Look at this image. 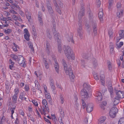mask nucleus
Masks as SVG:
<instances>
[{
  "mask_svg": "<svg viewBox=\"0 0 124 124\" xmlns=\"http://www.w3.org/2000/svg\"><path fill=\"white\" fill-rule=\"evenodd\" d=\"M104 75H101L100 77V78L101 81L102 83V84L103 85L104 82Z\"/></svg>",
  "mask_w": 124,
  "mask_h": 124,
  "instance_id": "33",
  "label": "nucleus"
},
{
  "mask_svg": "<svg viewBox=\"0 0 124 124\" xmlns=\"http://www.w3.org/2000/svg\"><path fill=\"white\" fill-rule=\"evenodd\" d=\"M96 99L98 101H101L102 99V95L101 93L100 92H98L96 94Z\"/></svg>",
  "mask_w": 124,
  "mask_h": 124,
  "instance_id": "13",
  "label": "nucleus"
},
{
  "mask_svg": "<svg viewBox=\"0 0 124 124\" xmlns=\"http://www.w3.org/2000/svg\"><path fill=\"white\" fill-rule=\"evenodd\" d=\"M11 56L16 61H17L18 59V56H17L16 55L12 54L11 55Z\"/></svg>",
  "mask_w": 124,
  "mask_h": 124,
  "instance_id": "40",
  "label": "nucleus"
},
{
  "mask_svg": "<svg viewBox=\"0 0 124 124\" xmlns=\"http://www.w3.org/2000/svg\"><path fill=\"white\" fill-rule=\"evenodd\" d=\"M19 113L20 115H21L23 116H24V113L22 109H20L19 111Z\"/></svg>",
  "mask_w": 124,
  "mask_h": 124,
  "instance_id": "58",
  "label": "nucleus"
},
{
  "mask_svg": "<svg viewBox=\"0 0 124 124\" xmlns=\"http://www.w3.org/2000/svg\"><path fill=\"white\" fill-rule=\"evenodd\" d=\"M92 26L93 29H97V24L95 21H93V22H92Z\"/></svg>",
  "mask_w": 124,
  "mask_h": 124,
  "instance_id": "31",
  "label": "nucleus"
},
{
  "mask_svg": "<svg viewBox=\"0 0 124 124\" xmlns=\"http://www.w3.org/2000/svg\"><path fill=\"white\" fill-rule=\"evenodd\" d=\"M61 8L63 7V4L61 0H57Z\"/></svg>",
  "mask_w": 124,
  "mask_h": 124,
  "instance_id": "41",
  "label": "nucleus"
},
{
  "mask_svg": "<svg viewBox=\"0 0 124 124\" xmlns=\"http://www.w3.org/2000/svg\"><path fill=\"white\" fill-rule=\"evenodd\" d=\"M97 29H93V32L94 36H96L97 34Z\"/></svg>",
  "mask_w": 124,
  "mask_h": 124,
  "instance_id": "56",
  "label": "nucleus"
},
{
  "mask_svg": "<svg viewBox=\"0 0 124 124\" xmlns=\"http://www.w3.org/2000/svg\"><path fill=\"white\" fill-rule=\"evenodd\" d=\"M73 36L72 35H70V36H68L67 38L68 41L69 42H70L71 41L73 43H74V41L73 39Z\"/></svg>",
  "mask_w": 124,
  "mask_h": 124,
  "instance_id": "25",
  "label": "nucleus"
},
{
  "mask_svg": "<svg viewBox=\"0 0 124 124\" xmlns=\"http://www.w3.org/2000/svg\"><path fill=\"white\" fill-rule=\"evenodd\" d=\"M42 103L43 104L45 105V107L46 111H48V112H49V109L47 106V101L45 99H44L42 100Z\"/></svg>",
  "mask_w": 124,
  "mask_h": 124,
  "instance_id": "12",
  "label": "nucleus"
},
{
  "mask_svg": "<svg viewBox=\"0 0 124 124\" xmlns=\"http://www.w3.org/2000/svg\"><path fill=\"white\" fill-rule=\"evenodd\" d=\"M92 63L93 66L94 68L95 69L98 65V64L95 58H93L92 59Z\"/></svg>",
  "mask_w": 124,
  "mask_h": 124,
  "instance_id": "17",
  "label": "nucleus"
},
{
  "mask_svg": "<svg viewBox=\"0 0 124 124\" xmlns=\"http://www.w3.org/2000/svg\"><path fill=\"white\" fill-rule=\"evenodd\" d=\"M109 84L108 85V89L109 91H111L112 92V91H113V88L111 84V82L109 81V83H108Z\"/></svg>",
  "mask_w": 124,
  "mask_h": 124,
  "instance_id": "27",
  "label": "nucleus"
},
{
  "mask_svg": "<svg viewBox=\"0 0 124 124\" xmlns=\"http://www.w3.org/2000/svg\"><path fill=\"white\" fill-rule=\"evenodd\" d=\"M93 105L92 103H89L87 105L86 107L87 111L89 113L91 112L93 110Z\"/></svg>",
  "mask_w": 124,
  "mask_h": 124,
  "instance_id": "10",
  "label": "nucleus"
},
{
  "mask_svg": "<svg viewBox=\"0 0 124 124\" xmlns=\"http://www.w3.org/2000/svg\"><path fill=\"white\" fill-rule=\"evenodd\" d=\"M106 119L105 117L104 116L101 117L98 120V124H101L105 121Z\"/></svg>",
  "mask_w": 124,
  "mask_h": 124,
  "instance_id": "18",
  "label": "nucleus"
},
{
  "mask_svg": "<svg viewBox=\"0 0 124 124\" xmlns=\"http://www.w3.org/2000/svg\"><path fill=\"white\" fill-rule=\"evenodd\" d=\"M46 6L49 12L51 17L53 19L54 18V14L53 13V11L51 7V4L49 2H48L46 4Z\"/></svg>",
  "mask_w": 124,
  "mask_h": 124,
  "instance_id": "6",
  "label": "nucleus"
},
{
  "mask_svg": "<svg viewBox=\"0 0 124 124\" xmlns=\"http://www.w3.org/2000/svg\"><path fill=\"white\" fill-rule=\"evenodd\" d=\"M82 105L83 107V108H84L86 107V105L83 99H82Z\"/></svg>",
  "mask_w": 124,
  "mask_h": 124,
  "instance_id": "46",
  "label": "nucleus"
},
{
  "mask_svg": "<svg viewBox=\"0 0 124 124\" xmlns=\"http://www.w3.org/2000/svg\"><path fill=\"white\" fill-rule=\"evenodd\" d=\"M60 116H61V117H62L63 118L64 116V112L62 111V112H61L60 113Z\"/></svg>",
  "mask_w": 124,
  "mask_h": 124,
  "instance_id": "63",
  "label": "nucleus"
},
{
  "mask_svg": "<svg viewBox=\"0 0 124 124\" xmlns=\"http://www.w3.org/2000/svg\"><path fill=\"white\" fill-rule=\"evenodd\" d=\"M113 3V0H109L108 8L109 10H111V7L112 6Z\"/></svg>",
  "mask_w": 124,
  "mask_h": 124,
  "instance_id": "22",
  "label": "nucleus"
},
{
  "mask_svg": "<svg viewBox=\"0 0 124 124\" xmlns=\"http://www.w3.org/2000/svg\"><path fill=\"white\" fill-rule=\"evenodd\" d=\"M81 9L78 15L79 23L78 25L79 26L77 29L78 35H79L81 39H82L83 38V32L82 31V17L84 15V4H83V1H81Z\"/></svg>",
  "mask_w": 124,
  "mask_h": 124,
  "instance_id": "1",
  "label": "nucleus"
},
{
  "mask_svg": "<svg viewBox=\"0 0 124 124\" xmlns=\"http://www.w3.org/2000/svg\"><path fill=\"white\" fill-rule=\"evenodd\" d=\"M59 36H58L57 37V38L56 39H57V41L58 42V44H61V41L60 39H59Z\"/></svg>",
  "mask_w": 124,
  "mask_h": 124,
  "instance_id": "59",
  "label": "nucleus"
},
{
  "mask_svg": "<svg viewBox=\"0 0 124 124\" xmlns=\"http://www.w3.org/2000/svg\"><path fill=\"white\" fill-rule=\"evenodd\" d=\"M24 38L27 41H29L30 40V34H25L24 35Z\"/></svg>",
  "mask_w": 124,
  "mask_h": 124,
  "instance_id": "34",
  "label": "nucleus"
},
{
  "mask_svg": "<svg viewBox=\"0 0 124 124\" xmlns=\"http://www.w3.org/2000/svg\"><path fill=\"white\" fill-rule=\"evenodd\" d=\"M53 1L54 6L56 7L55 9L56 11L60 14H61L62 12L60 9L59 8V6L58 5L56 0H53Z\"/></svg>",
  "mask_w": 124,
  "mask_h": 124,
  "instance_id": "9",
  "label": "nucleus"
},
{
  "mask_svg": "<svg viewBox=\"0 0 124 124\" xmlns=\"http://www.w3.org/2000/svg\"><path fill=\"white\" fill-rule=\"evenodd\" d=\"M19 14L23 17L24 16V14L22 11H19Z\"/></svg>",
  "mask_w": 124,
  "mask_h": 124,
  "instance_id": "62",
  "label": "nucleus"
},
{
  "mask_svg": "<svg viewBox=\"0 0 124 124\" xmlns=\"http://www.w3.org/2000/svg\"><path fill=\"white\" fill-rule=\"evenodd\" d=\"M63 49L65 54L68 59H70L72 58L74 60V57L73 51L69 46H67L66 47L65 46H64Z\"/></svg>",
  "mask_w": 124,
  "mask_h": 124,
  "instance_id": "3",
  "label": "nucleus"
},
{
  "mask_svg": "<svg viewBox=\"0 0 124 124\" xmlns=\"http://www.w3.org/2000/svg\"><path fill=\"white\" fill-rule=\"evenodd\" d=\"M25 88L26 91H28L29 89V85H25Z\"/></svg>",
  "mask_w": 124,
  "mask_h": 124,
  "instance_id": "57",
  "label": "nucleus"
},
{
  "mask_svg": "<svg viewBox=\"0 0 124 124\" xmlns=\"http://www.w3.org/2000/svg\"><path fill=\"white\" fill-rule=\"evenodd\" d=\"M24 97V95L23 93H21L20 94L19 96V98L21 100L23 99V97Z\"/></svg>",
  "mask_w": 124,
  "mask_h": 124,
  "instance_id": "53",
  "label": "nucleus"
},
{
  "mask_svg": "<svg viewBox=\"0 0 124 124\" xmlns=\"http://www.w3.org/2000/svg\"><path fill=\"white\" fill-rule=\"evenodd\" d=\"M54 60L55 62L54 67L57 73H59V65L55 59H54Z\"/></svg>",
  "mask_w": 124,
  "mask_h": 124,
  "instance_id": "14",
  "label": "nucleus"
},
{
  "mask_svg": "<svg viewBox=\"0 0 124 124\" xmlns=\"http://www.w3.org/2000/svg\"><path fill=\"white\" fill-rule=\"evenodd\" d=\"M40 108H41V114H44L45 115L46 114V113L45 112L46 111V110H45V107H44V106H40Z\"/></svg>",
  "mask_w": 124,
  "mask_h": 124,
  "instance_id": "32",
  "label": "nucleus"
},
{
  "mask_svg": "<svg viewBox=\"0 0 124 124\" xmlns=\"http://www.w3.org/2000/svg\"><path fill=\"white\" fill-rule=\"evenodd\" d=\"M75 104L74 105V107L77 110L79 109V105L77 103V101L75 102Z\"/></svg>",
  "mask_w": 124,
  "mask_h": 124,
  "instance_id": "50",
  "label": "nucleus"
},
{
  "mask_svg": "<svg viewBox=\"0 0 124 124\" xmlns=\"http://www.w3.org/2000/svg\"><path fill=\"white\" fill-rule=\"evenodd\" d=\"M32 102L36 106H38V104L37 102V101H36L35 100H32Z\"/></svg>",
  "mask_w": 124,
  "mask_h": 124,
  "instance_id": "52",
  "label": "nucleus"
},
{
  "mask_svg": "<svg viewBox=\"0 0 124 124\" xmlns=\"http://www.w3.org/2000/svg\"><path fill=\"white\" fill-rule=\"evenodd\" d=\"M62 63L64 67L65 73L67 75H69L71 79H74L75 77V76L73 74L71 69L70 68H67V65L64 59H62Z\"/></svg>",
  "mask_w": 124,
  "mask_h": 124,
  "instance_id": "2",
  "label": "nucleus"
},
{
  "mask_svg": "<svg viewBox=\"0 0 124 124\" xmlns=\"http://www.w3.org/2000/svg\"><path fill=\"white\" fill-rule=\"evenodd\" d=\"M61 46V44L60 43L59 44H58V52L60 53H61L62 52V49Z\"/></svg>",
  "mask_w": 124,
  "mask_h": 124,
  "instance_id": "36",
  "label": "nucleus"
},
{
  "mask_svg": "<svg viewBox=\"0 0 124 124\" xmlns=\"http://www.w3.org/2000/svg\"><path fill=\"white\" fill-rule=\"evenodd\" d=\"M60 101L61 103L63 104L64 101V99L63 98V96L62 95H60Z\"/></svg>",
  "mask_w": 124,
  "mask_h": 124,
  "instance_id": "47",
  "label": "nucleus"
},
{
  "mask_svg": "<svg viewBox=\"0 0 124 124\" xmlns=\"http://www.w3.org/2000/svg\"><path fill=\"white\" fill-rule=\"evenodd\" d=\"M113 103L114 105H116L119 102V99L116 98V97L114 99Z\"/></svg>",
  "mask_w": 124,
  "mask_h": 124,
  "instance_id": "24",
  "label": "nucleus"
},
{
  "mask_svg": "<svg viewBox=\"0 0 124 124\" xmlns=\"http://www.w3.org/2000/svg\"><path fill=\"white\" fill-rule=\"evenodd\" d=\"M107 104L106 101H105L103 102L102 103H101V104L100 105V107L103 109L104 110L105 109L104 106H105Z\"/></svg>",
  "mask_w": 124,
  "mask_h": 124,
  "instance_id": "28",
  "label": "nucleus"
},
{
  "mask_svg": "<svg viewBox=\"0 0 124 124\" xmlns=\"http://www.w3.org/2000/svg\"><path fill=\"white\" fill-rule=\"evenodd\" d=\"M46 45V52L48 55H49L50 53V46L49 44L47 42Z\"/></svg>",
  "mask_w": 124,
  "mask_h": 124,
  "instance_id": "16",
  "label": "nucleus"
},
{
  "mask_svg": "<svg viewBox=\"0 0 124 124\" xmlns=\"http://www.w3.org/2000/svg\"><path fill=\"white\" fill-rule=\"evenodd\" d=\"M34 83L35 85L34 84H33V85H32L33 87H34L36 86H37V87H39V86L40 85L39 84V83L37 81H35Z\"/></svg>",
  "mask_w": 124,
  "mask_h": 124,
  "instance_id": "38",
  "label": "nucleus"
},
{
  "mask_svg": "<svg viewBox=\"0 0 124 124\" xmlns=\"http://www.w3.org/2000/svg\"><path fill=\"white\" fill-rule=\"evenodd\" d=\"M50 85L52 91H54L55 89V87L54 82L52 80L51 81Z\"/></svg>",
  "mask_w": 124,
  "mask_h": 124,
  "instance_id": "29",
  "label": "nucleus"
},
{
  "mask_svg": "<svg viewBox=\"0 0 124 124\" xmlns=\"http://www.w3.org/2000/svg\"><path fill=\"white\" fill-rule=\"evenodd\" d=\"M13 17L14 18V20L16 21H17L18 19V18L15 15H14L13 16Z\"/></svg>",
  "mask_w": 124,
  "mask_h": 124,
  "instance_id": "64",
  "label": "nucleus"
},
{
  "mask_svg": "<svg viewBox=\"0 0 124 124\" xmlns=\"http://www.w3.org/2000/svg\"><path fill=\"white\" fill-rule=\"evenodd\" d=\"M88 91L87 90H81L80 94L82 98H84L86 99L88 98L89 97V94L88 93Z\"/></svg>",
  "mask_w": 124,
  "mask_h": 124,
  "instance_id": "7",
  "label": "nucleus"
},
{
  "mask_svg": "<svg viewBox=\"0 0 124 124\" xmlns=\"http://www.w3.org/2000/svg\"><path fill=\"white\" fill-rule=\"evenodd\" d=\"M123 45V42H120L119 44H117V46L118 48H120L121 46Z\"/></svg>",
  "mask_w": 124,
  "mask_h": 124,
  "instance_id": "48",
  "label": "nucleus"
},
{
  "mask_svg": "<svg viewBox=\"0 0 124 124\" xmlns=\"http://www.w3.org/2000/svg\"><path fill=\"white\" fill-rule=\"evenodd\" d=\"M116 93L117 96L116 98H118L119 99L121 98H124V92L123 91L120 90L116 91Z\"/></svg>",
  "mask_w": 124,
  "mask_h": 124,
  "instance_id": "8",
  "label": "nucleus"
},
{
  "mask_svg": "<svg viewBox=\"0 0 124 124\" xmlns=\"http://www.w3.org/2000/svg\"><path fill=\"white\" fill-rule=\"evenodd\" d=\"M113 33V32L112 30H110L109 31L108 34L110 38L112 37Z\"/></svg>",
  "mask_w": 124,
  "mask_h": 124,
  "instance_id": "45",
  "label": "nucleus"
},
{
  "mask_svg": "<svg viewBox=\"0 0 124 124\" xmlns=\"http://www.w3.org/2000/svg\"><path fill=\"white\" fill-rule=\"evenodd\" d=\"M38 17L39 21L40 23V25L41 26H42L43 25V22L41 16L40 15H39Z\"/></svg>",
  "mask_w": 124,
  "mask_h": 124,
  "instance_id": "26",
  "label": "nucleus"
},
{
  "mask_svg": "<svg viewBox=\"0 0 124 124\" xmlns=\"http://www.w3.org/2000/svg\"><path fill=\"white\" fill-rule=\"evenodd\" d=\"M53 34L54 35V38H55L56 39L57 38V37L58 36H59V35H58L57 34V32H56V30H55V29L53 31Z\"/></svg>",
  "mask_w": 124,
  "mask_h": 124,
  "instance_id": "39",
  "label": "nucleus"
},
{
  "mask_svg": "<svg viewBox=\"0 0 124 124\" xmlns=\"http://www.w3.org/2000/svg\"><path fill=\"white\" fill-rule=\"evenodd\" d=\"M83 90H85L89 91V90L90 89V87L89 85L86 83H84L83 84Z\"/></svg>",
  "mask_w": 124,
  "mask_h": 124,
  "instance_id": "15",
  "label": "nucleus"
},
{
  "mask_svg": "<svg viewBox=\"0 0 124 124\" xmlns=\"http://www.w3.org/2000/svg\"><path fill=\"white\" fill-rule=\"evenodd\" d=\"M17 95L16 94H14L13 97V101L15 103H16L17 100Z\"/></svg>",
  "mask_w": 124,
  "mask_h": 124,
  "instance_id": "30",
  "label": "nucleus"
},
{
  "mask_svg": "<svg viewBox=\"0 0 124 124\" xmlns=\"http://www.w3.org/2000/svg\"><path fill=\"white\" fill-rule=\"evenodd\" d=\"M43 60L44 65L45 66L46 68V69H48L49 68V66L48 62H47L46 59L43 58Z\"/></svg>",
  "mask_w": 124,
  "mask_h": 124,
  "instance_id": "21",
  "label": "nucleus"
},
{
  "mask_svg": "<svg viewBox=\"0 0 124 124\" xmlns=\"http://www.w3.org/2000/svg\"><path fill=\"white\" fill-rule=\"evenodd\" d=\"M88 14L89 18L90 20L93 22V16L91 10L90 9H89L88 11Z\"/></svg>",
  "mask_w": 124,
  "mask_h": 124,
  "instance_id": "19",
  "label": "nucleus"
},
{
  "mask_svg": "<svg viewBox=\"0 0 124 124\" xmlns=\"http://www.w3.org/2000/svg\"><path fill=\"white\" fill-rule=\"evenodd\" d=\"M123 10H121L120 12H118L117 13V18L119 19L120 17H121L123 16Z\"/></svg>",
  "mask_w": 124,
  "mask_h": 124,
  "instance_id": "23",
  "label": "nucleus"
},
{
  "mask_svg": "<svg viewBox=\"0 0 124 124\" xmlns=\"http://www.w3.org/2000/svg\"><path fill=\"white\" fill-rule=\"evenodd\" d=\"M119 35L120 37L123 38L124 36V31H119Z\"/></svg>",
  "mask_w": 124,
  "mask_h": 124,
  "instance_id": "35",
  "label": "nucleus"
},
{
  "mask_svg": "<svg viewBox=\"0 0 124 124\" xmlns=\"http://www.w3.org/2000/svg\"><path fill=\"white\" fill-rule=\"evenodd\" d=\"M103 9H100L98 13V16L101 21L102 22L103 21V14L102 12Z\"/></svg>",
  "mask_w": 124,
  "mask_h": 124,
  "instance_id": "11",
  "label": "nucleus"
},
{
  "mask_svg": "<svg viewBox=\"0 0 124 124\" xmlns=\"http://www.w3.org/2000/svg\"><path fill=\"white\" fill-rule=\"evenodd\" d=\"M28 116L29 117V119H30L33 122H34V118L32 116H31L30 114L29 115H28Z\"/></svg>",
  "mask_w": 124,
  "mask_h": 124,
  "instance_id": "51",
  "label": "nucleus"
},
{
  "mask_svg": "<svg viewBox=\"0 0 124 124\" xmlns=\"http://www.w3.org/2000/svg\"><path fill=\"white\" fill-rule=\"evenodd\" d=\"M24 32L25 34H30L28 30L26 29L24 30Z\"/></svg>",
  "mask_w": 124,
  "mask_h": 124,
  "instance_id": "61",
  "label": "nucleus"
},
{
  "mask_svg": "<svg viewBox=\"0 0 124 124\" xmlns=\"http://www.w3.org/2000/svg\"><path fill=\"white\" fill-rule=\"evenodd\" d=\"M17 61L21 66L23 67H25L26 63H25V61L24 60V58L22 56L20 55H18V59Z\"/></svg>",
  "mask_w": 124,
  "mask_h": 124,
  "instance_id": "4",
  "label": "nucleus"
},
{
  "mask_svg": "<svg viewBox=\"0 0 124 124\" xmlns=\"http://www.w3.org/2000/svg\"><path fill=\"white\" fill-rule=\"evenodd\" d=\"M28 45L31 50V51L33 53H34V49L33 47L32 44L31 42H29L28 43Z\"/></svg>",
  "mask_w": 124,
  "mask_h": 124,
  "instance_id": "20",
  "label": "nucleus"
},
{
  "mask_svg": "<svg viewBox=\"0 0 124 124\" xmlns=\"http://www.w3.org/2000/svg\"><path fill=\"white\" fill-rule=\"evenodd\" d=\"M118 124H124V119L121 118L118 121Z\"/></svg>",
  "mask_w": 124,
  "mask_h": 124,
  "instance_id": "42",
  "label": "nucleus"
},
{
  "mask_svg": "<svg viewBox=\"0 0 124 124\" xmlns=\"http://www.w3.org/2000/svg\"><path fill=\"white\" fill-rule=\"evenodd\" d=\"M25 14L26 16H31V14L28 10H26L25 11Z\"/></svg>",
  "mask_w": 124,
  "mask_h": 124,
  "instance_id": "54",
  "label": "nucleus"
},
{
  "mask_svg": "<svg viewBox=\"0 0 124 124\" xmlns=\"http://www.w3.org/2000/svg\"><path fill=\"white\" fill-rule=\"evenodd\" d=\"M11 31V30L9 29H8L7 30L6 29L4 31V32L6 33H10Z\"/></svg>",
  "mask_w": 124,
  "mask_h": 124,
  "instance_id": "55",
  "label": "nucleus"
},
{
  "mask_svg": "<svg viewBox=\"0 0 124 124\" xmlns=\"http://www.w3.org/2000/svg\"><path fill=\"white\" fill-rule=\"evenodd\" d=\"M88 53H84L83 56V57L85 59H87L88 57Z\"/></svg>",
  "mask_w": 124,
  "mask_h": 124,
  "instance_id": "44",
  "label": "nucleus"
},
{
  "mask_svg": "<svg viewBox=\"0 0 124 124\" xmlns=\"http://www.w3.org/2000/svg\"><path fill=\"white\" fill-rule=\"evenodd\" d=\"M96 3L97 7H100L101 4L100 1V0H96Z\"/></svg>",
  "mask_w": 124,
  "mask_h": 124,
  "instance_id": "49",
  "label": "nucleus"
},
{
  "mask_svg": "<svg viewBox=\"0 0 124 124\" xmlns=\"http://www.w3.org/2000/svg\"><path fill=\"white\" fill-rule=\"evenodd\" d=\"M121 6V3L120 2H117V8H120Z\"/></svg>",
  "mask_w": 124,
  "mask_h": 124,
  "instance_id": "60",
  "label": "nucleus"
},
{
  "mask_svg": "<svg viewBox=\"0 0 124 124\" xmlns=\"http://www.w3.org/2000/svg\"><path fill=\"white\" fill-rule=\"evenodd\" d=\"M93 75L94 79L96 80H98L99 79V76L97 74V73H95L94 74L93 73Z\"/></svg>",
  "mask_w": 124,
  "mask_h": 124,
  "instance_id": "43",
  "label": "nucleus"
},
{
  "mask_svg": "<svg viewBox=\"0 0 124 124\" xmlns=\"http://www.w3.org/2000/svg\"><path fill=\"white\" fill-rule=\"evenodd\" d=\"M108 69L110 70H112V68L111 62H108Z\"/></svg>",
  "mask_w": 124,
  "mask_h": 124,
  "instance_id": "37",
  "label": "nucleus"
},
{
  "mask_svg": "<svg viewBox=\"0 0 124 124\" xmlns=\"http://www.w3.org/2000/svg\"><path fill=\"white\" fill-rule=\"evenodd\" d=\"M118 109L115 107L112 108L110 110L109 115L111 117L114 118L116 116V112H117Z\"/></svg>",
  "mask_w": 124,
  "mask_h": 124,
  "instance_id": "5",
  "label": "nucleus"
}]
</instances>
